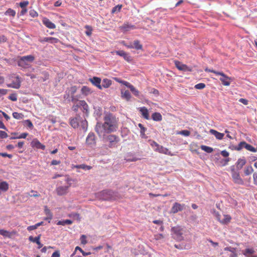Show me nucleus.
I'll use <instances>...</instances> for the list:
<instances>
[{"label": "nucleus", "instance_id": "1", "mask_svg": "<svg viewBox=\"0 0 257 257\" xmlns=\"http://www.w3.org/2000/svg\"><path fill=\"white\" fill-rule=\"evenodd\" d=\"M118 128V119L111 113L105 115L104 117V123H97L95 126V131L99 136L103 133H111L115 132Z\"/></svg>", "mask_w": 257, "mask_h": 257}, {"label": "nucleus", "instance_id": "2", "mask_svg": "<svg viewBox=\"0 0 257 257\" xmlns=\"http://www.w3.org/2000/svg\"><path fill=\"white\" fill-rule=\"evenodd\" d=\"M173 237L177 241H181L184 239L183 229L180 226H175L172 228Z\"/></svg>", "mask_w": 257, "mask_h": 257}, {"label": "nucleus", "instance_id": "3", "mask_svg": "<svg viewBox=\"0 0 257 257\" xmlns=\"http://www.w3.org/2000/svg\"><path fill=\"white\" fill-rule=\"evenodd\" d=\"M106 141L108 142V147L109 148H116L120 141V139L118 136L115 135H109L106 137Z\"/></svg>", "mask_w": 257, "mask_h": 257}, {"label": "nucleus", "instance_id": "4", "mask_svg": "<svg viewBox=\"0 0 257 257\" xmlns=\"http://www.w3.org/2000/svg\"><path fill=\"white\" fill-rule=\"evenodd\" d=\"M101 194L104 200H116L118 198L117 193L111 190H104Z\"/></svg>", "mask_w": 257, "mask_h": 257}, {"label": "nucleus", "instance_id": "5", "mask_svg": "<svg viewBox=\"0 0 257 257\" xmlns=\"http://www.w3.org/2000/svg\"><path fill=\"white\" fill-rule=\"evenodd\" d=\"M243 148H245L247 150L252 152H255L256 151V149L255 148L244 141L241 142L235 148V150L240 151Z\"/></svg>", "mask_w": 257, "mask_h": 257}, {"label": "nucleus", "instance_id": "6", "mask_svg": "<svg viewBox=\"0 0 257 257\" xmlns=\"http://www.w3.org/2000/svg\"><path fill=\"white\" fill-rule=\"evenodd\" d=\"M15 81H13L11 83L8 84L7 85L8 87L13 88L15 89H19L21 85V78L19 76L15 77Z\"/></svg>", "mask_w": 257, "mask_h": 257}, {"label": "nucleus", "instance_id": "7", "mask_svg": "<svg viewBox=\"0 0 257 257\" xmlns=\"http://www.w3.org/2000/svg\"><path fill=\"white\" fill-rule=\"evenodd\" d=\"M218 75L221 76L220 80L221 81L222 84L224 86H229L230 84V80L231 78L226 75L223 72H220Z\"/></svg>", "mask_w": 257, "mask_h": 257}, {"label": "nucleus", "instance_id": "8", "mask_svg": "<svg viewBox=\"0 0 257 257\" xmlns=\"http://www.w3.org/2000/svg\"><path fill=\"white\" fill-rule=\"evenodd\" d=\"M232 177L235 183L243 184V181L240 178L239 173L235 171L234 169L232 170Z\"/></svg>", "mask_w": 257, "mask_h": 257}, {"label": "nucleus", "instance_id": "9", "mask_svg": "<svg viewBox=\"0 0 257 257\" xmlns=\"http://www.w3.org/2000/svg\"><path fill=\"white\" fill-rule=\"evenodd\" d=\"M86 143L90 146H92L95 145V136L94 133H90L87 136L86 139Z\"/></svg>", "mask_w": 257, "mask_h": 257}, {"label": "nucleus", "instance_id": "10", "mask_svg": "<svg viewBox=\"0 0 257 257\" xmlns=\"http://www.w3.org/2000/svg\"><path fill=\"white\" fill-rule=\"evenodd\" d=\"M34 60V57L32 55H28L22 57L19 61V65L23 66L26 64V62H33Z\"/></svg>", "mask_w": 257, "mask_h": 257}, {"label": "nucleus", "instance_id": "11", "mask_svg": "<svg viewBox=\"0 0 257 257\" xmlns=\"http://www.w3.org/2000/svg\"><path fill=\"white\" fill-rule=\"evenodd\" d=\"M77 90V88L76 86H73L71 87L68 89V93L67 97H66L65 96H64V98H68L69 97V94L71 95V101L73 102H75L77 101V99H76L74 96V94L76 93V91Z\"/></svg>", "mask_w": 257, "mask_h": 257}, {"label": "nucleus", "instance_id": "12", "mask_svg": "<svg viewBox=\"0 0 257 257\" xmlns=\"http://www.w3.org/2000/svg\"><path fill=\"white\" fill-rule=\"evenodd\" d=\"M31 145L33 148H36L37 149H42L43 150H44L45 149V145L41 144L40 142V141L37 139H33L31 142Z\"/></svg>", "mask_w": 257, "mask_h": 257}, {"label": "nucleus", "instance_id": "13", "mask_svg": "<svg viewBox=\"0 0 257 257\" xmlns=\"http://www.w3.org/2000/svg\"><path fill=\"white\" fill-rule=\"evenodd\" d=\"M89 81L91 82L93 85L97 87L99 89H102V86L100 84L101 79L99 77H93L92 78L89 79Z\"/></svg>", "mask_w": 257, "mask_h": 257}, {"label": "nucleus", "instance_id": "14", "mask_svg": "<svg viewBox=\"0 0 257 257\" xmlns=\"http://www.w3.org/2000/svg\"><path fill=\"white\" fill-rule=\"evenodd\" d=\"M184 206V204H181L179 203L175 202L171 208V212L173 213H176L178 211H182L183 209Z\"/></svg>", "mask_w": 257, "mask_h": 257}, {"label": "nucleus", "instance_id": "15", "mask_svg": "<svg viewBox=\"0 0 257 257\" xmlns=\"http://www.w3.org/2000/svg\"><path fill=\"white\" fill-rule=\"evenodd\" d=\"M175 65L179 70L184 71H191V69L189 67H188L186 65L182 64L179 61H175Z\"/></svg>", "mask_w": 257, "mask_h": 257}, {"label": "nucleus", "instance_id": "16", "mask_svg": "<svg viewBox=\"0 0 257 257\" xmlns=\"http://www.w3.org/2000/svg\"><path fill=\"white\" fill-rule=\"evenodd\" d=\"M41 43L49 42L51 44H55L59 42V40L54 37H45L39 39Z\"/></svg>", "mask_w": 257, "mask_h": 257}, {"label": "nucleus", "instance_id": "17", "mask_svg": "<svg viewBox=\"0 0 257 257\" xmlns=\"http://www.w3.org/2000/svg\"><path fill=\"white\" fill-rule=\"evenodd\" d=\"M69 186H59L56 189L57 194L59 196L65 195L68 192Z\"/></svg>", "mask_w": 257, "mask_h": 257}, {"label": "nucleus", "instance_id": "18", "mask_svg": "<svg viewBox=\"0 0 257 257\" xmlns=\"http://www.w3.org/2000/svg\"><path fill=\"white\" fill-rule=\"evenodd\" d=\"M42 23L48 28L54 29L56 28V25L47 18H43Z\"/></svg>", "mask_w": 257, "mask_h": 257}, {"label": "nucleus", "instance_id": "19", "mask_svg": "<svg viewBox=\"0 0 257 257\" xmlns=\"http://www.w3.org/2000/svg\"><path fill=\"white\" fill-rule=\"evenodd\" d=\"M81 119L80 116L71 118L70 121V125L73 128H77L79 125V123H80Z\"/></svg>", "mask_w": 257, "mask_h": 257}, {"label": "nucleus", "instance_id": "20", "mask_svg": "<svg viewBox=\"0 0 257 257\" xmlns=\"http://www.w3.org/2000/svg\"><path fill=\"white\" fill-rule=\"evenodd\" d=\"M40 234L35 237H33L32 236H30L29 237V240L31 242L37 243L38 245V248H40L43 246V244H42L40 241Z\"/></svg>", "mask_w": 257, "mask_h": 257}, {"label": "nucleus", "instance_id": "21", "mask_svg": "<svg viewBox=\"0 0 257 257\" xmlns=\"http://www.w3.org/2000/svg\"><path fill=\"white\" fill-rule=\"evenodd\" d=\"M155 150L156 151H158L160 153L164 154L169 156H172V154H171V152L169 151V150L167 148H166L160 145L159 147L158 148H156Z\"/></svg>", "mask_w": 257, "mask_h": 257}, {"label": "nucleus", "instance_id": "22", "mask_svg": "<svg viewBox=\"0 0 257 257\" xmlns=\"http://www.w3.org/2000/svg\"><path fill=\"white\" fill-rule=\"evenodd\" d=\"M16 234V231H15L9 232V231L5 229H0V234L5 237L11 238L13 235Z\"/></svg>", "mask_w": 257, "mask_h": 257}, {"label": "nucleus", "instance_id": "23", "mask_svg": "<svg viewBox=\"0 0 257 257\" xmlns=\"http://www.w3.org/2000/svg\"><path fill=\"white\" fill-rule=\"evenodd\" d=\"M140 112L141 113L142 116L146 119H149V114L148 112V110L146 107H141L139 108Z\"/></svg>", "mask_w": 257, "mask_h": 257}, {"label": "nucleus", "instance_id": "24", "mask_svg": "<svg viewBox=\"0 0 257 257\" xmlns=\"http://www.w3.org/2000/svg\"><path fill=\"white\" fill-rule=\"evenodd\" d=\"M121 97L126 101H130L131 98V95L128 90H121Z\"/></svg>", "mask_w": 257, "mask_h": 257}, {"label": "nucleus", "instance_id": "25", "mask_svg": "<svg viewBox=\"0 0 257 257\" xmlns=\"http://www.w3.org/2000/svg\"><path fill=\"white\" fill-rule=\"evenodd\" d=\"M210 134L214 135L215 138L218 140H222L224 136V134L220 133L216 130L211 129L209 131Z\"/></svg>", "mask_w": 257, "mask_h": 257}, {"label": "nucleus", "instance_id": "26", "mask_svg": "<svg viewBox=\"0 0 257 257\" xmlns=\"http://www.w3.org/2000/svg\"><path fill=\"white\" fill-rule=\"evenodd\" d=\"M115 53L119 56L123 57V58L127 61H130V56L124 51H116Z\"/></svg>", "mask_w": 257, "mask_h": 257}, {"label": "nucleus", "instance_id": "27", "mask_svg": "<svg viewBox=\"0 0 257 257\" xmlns=\"http://www.w3.org/2000/svg\"><path fill=\"white\" fill-rule=\"evenodd\" d=\"M246 161L244 158H239L238 159L236 165L238 169H241L243 166L246 164Z\"/></svg>", "mask_w": 257, "mask_h": 257}, {"label": "nucleus", "instance_id": "28", "mask_svg": "<svg viewBox=\"0 0 257 257\" xmlns=\"http://www.w3.org/2000/svg\"><path fill=\"white\" fill-rule=\"evenodd\" d=\"M120 29L122 31H127L130 30L135 29V26L134 25H130L128 23H126L124 24L122 26H120Z\"/></svg>", "mask_w": 257, "mask_h": 257}, {"label": "nucleus", "instance_id": "29", "mask_svg": "<svg viewBox=\"0 0 257 257\" xmlns=\"http://www.w3.org/2000/svg\"><path fill=\"white\" fill-rule=\"evenodd\" d=\"M224 250L231 252L232 254H230L229 257H237V254L236 253V248L232 247H226Z\"/></svg>", "mask_w": 257, "mask_h": 257}, {"label": "nucleus", "instance_id": "30", "mask_svg": "<svg viewBox=\"0 0 257 257\" xmlns=\"http://www.w3.org/2000/svg\"><path fill=\"white\" fill-rule=\"evenodd\" d=\"M9 185L8 183L6 181H3L0 182V190L3 192H6L8 190Z\"/></svg>", "mask_w": 257, "mask_h": 257}, {"label": "nucleus", "instance_id": "31", "mask_svg": "<svg viewBox=\"0 0 257 257\" xmlns=\"http://www.w3.org/2000/svg\"><path fill=\"white\" fill-rule=\"evenodd\" d=\"M44 212L45 214L47 215V217L45 219L51 220L53 217V214L51 212L50 210L46 206H45Z\"/></svg>", "mask_w": 257, "mask_h": 257}, {"label": "nucleus", "instance_id": "32", "mask_svg": "<svg viewBox=\"0 0 257 257\" xmlns=\"http://www.w3.org/2000/svg\"><path fill=\"white\" fill-rule=\"evenodd\" d=\"M111 84L112 81L111 80L108 79L107 78H105L103 79L102 85H101L102 86V88L103 87L105 88H108L111 85Z\"/></svg>", "mask_w": 257, "mask_h": 257}, {"label": "nucleus", "instance_id": "33", "mask_svg": "<svg viewBox=\"0 0 257 257\" xmlns=\"http://www.w3.org/2000/svg\"><path fill=\"white\" fill-rule=\"evenodd\" d=\"M152 118L154 121H159L162 120V116L159 112H154L152 115Z\"/></svg>", "mask_w": 257, "mask_h": 257}, {"label": "nucleus", "instance_id": "34", "mask_svg": "<svg viewBox=\"0 0 257 257\" xmlns=\"http://www.w3.org/2000/svg\"><path fill=\"white\" fill-rule=\"evenodd\" d=\"M253 172V169L251 166H247L245 167L244 173L246 176H248L252 173Z\"/></svg>", "mask_w": 257, "mask_h": 257}, {"label": "nucleus", "instance_id": "35", "mask_svg": "<svg viewBox=\"0 0 257 257\" xmlns=\"http://www.w3.org/2000/svg\"><path fill=\"white\" fill-rule=\"evenodd\" d=\"M254 252L253 248H246L243 252V254L246 257H250V255L252 254Z\"/></svg>", "mask_w": 257, "mask_h": 257}, {"label": "nucleus", "instance_id": "36", "mask_svg": "<svg viewBox=\"0 0 257 257\" xmlns=\"http://www.w3.org/2000/svg\"><path fill=\"white\" fill-rule=\"evenodd\" d=\"M231 217L229 215H224V218L220 220V222L222 224H227L231 220Z\"/></svg>", "mask_w": 257, "mask_h": 257}, {"label": "nucleus", "instance_id": "37", "mask_svg": "<svg viewBox=\"0 0 257 257\" xmlns=\"http://www.w3.org/2000/svg\"><path fill=\"white\" fill-rule=\"evenodd\" d=\"M73 223V221L69 219L63 220L58 221L57 223V225H61L64 226L66 224H71Z\"/></svg>", "mask_w": 257, "mask_h": 257}, {"label": "nucleus", "instance_id": "38", "mask_svg": "<svg viewBox=\"0 0 257 257\" xmlns=\"http://www.w3.org/2000/svg\"><path fill=\"white\" fill-rule=\"evenodd\" d=\"M200 148L202 150L208 153H211L213 151L212 148L205 145L201 146Z\"/></svg>", "mask_w": 257, "mask_h": 257}, {"label": "nucleus", "instance_id": "39", "mask_svg": "<svg viewBox=\"0 0 257 257\" xmlns=\"http://www.w3.org/2000/svg\"><path fill=\"white\" fill-rule=\"evenodd\" d=\"M74 168L77 169H82L83 170H90L92 168L90 166H88L85 164L78 165L74 166Z\"/></svg>", "mask_w": 257, "mask_h": 257}, {"label": "nucleus", "instance_id": "40", "mask_svg": "<svg viewBox=\"0 0 257 257\" xmlns=\"http://www.w3.org/2000/svg\"><path fill=\"white\" fill-rule=\"evenodd\" d=\"M134 48L136 50H141L143 48V46L140 44V41L137 40L134 42Z\"/></svg>", "mask_w": 257, "mask_h": 257}, {"label": "nucleus", "instance_id": "41", "mask_svg": "<svg viewBox=\"0 0 257 257\" xmlns=\"http://www.w3.org/2000/svg\"><path fill=\"white\" fill-rule=\"evenodd\" d=\"M84 28L87 30L85 31V34L87 36H90L92 34V32L93 30L92 27L89 25H86L85 26Z\"/></svg>", "mask_w": 257, "mask_h": 257}, {"label": "nucleus", "instance_id": "42", "mask_svg": "<svg viewBox=\"0 0 257 257\" xmlns=\"http://www.w3.org/2000/svg\"><path fill=\"white\" fill-rule=\"evenodd\" d=\"M132 91V92L136 96H139V91L138 89H137L132 84L129 87V88Z\"/></svg>", "mask_w": 257, "mask_h": 257}, {"label": "nucleus", "instance_id": "43", "mask_svg": "<svg viewBox=\"0 0 257 257\" xmlns=\"http://www.w3.org/2000/svg\"><path fill=\"white\" fill-rule=\"evenodd\" d=\"M13 117L17 119H21L23 118L24 115L23 113L14 112L13 113Z\"/></svg>", "mask_w": 257, "mask_h": 257}, {"label": "nucleus", "instance_id": "44", "mask_svg": "<svg viewBox=\"0 0 257 257\" xmlns=\"http://www.w3.org/2000/svg\"><path fill=\"white\" fill-rule=\"evenodd\" d=\"M78 105L80 106H82L84 109L87 110L88 109V105L86 102L84 100H80L78 102Z\"/></svg>", "mask_w": 257, "mask_h": 257}, {"label": "nucleus", "instance_id": "45", "mask_svg": "<svg viewBox=\"0 0 257 257\" xmlns=\"http://www.w3.org/2000/svg\"><path fill=\"white\" fill-rule=\"evenodd\" d=\"M122 5H118L116 6L113 7L111 10V13L114 14L115 13L119 12L121 9Z\"/></svg>", "mask_w": 257, "mask_h": 257}, {"label": "nucleus", "instance_id": "46", "mask_svg": "<svg viewBox=\"0 0 257 257\" xmlns=\"http://www.w3.org/2000/svg\"><path fill=\"white\" fill-rule=\"evenodd\" d=\"M81 126L84 131H86L87 126V122L85 119H81L80 121Z\"/></svg>", "mask_w": 257, "mask_h": 257}, {"label": "nucleus", "instance_id": "47", "mask_svg": "<svg viewBox=\"0 0 257 257\" xmlns=\"http://www.w3.org/2000/svg\"><path fill=\"white\" fill-rule=\"evenodd\" d=\"M5 15L11 16L14 17L16 15V12L14 10L10 8L8 9L7 11L6 12Z\"/></svg>", "mask_w": 257, "mask_h": 257}, {"label": "nucleus", "instance_id": "48", "mask_svg": "<svg viewBox=\"0 0 257 257\" xmlns=\"http://www.w3.org/2000/svg\"><path fill=\"white\" fill-rule=\"evenodd\" d=\"M28 135V133H25L21 134L20 136L16 137H11V139H25Z\"/></svg>", "mask_w": 257, "mask_h": 257}, {"label": "nucleus", "instance_id": "49", "mask_svg": "<svg viewBox=\"0 0 257 257\" xmlns=\"http://www.w3.org/2000/svg\"><path fill=\"white\" fill-rule=\"evenodd\" d=\"M177 134L187 137L190 135V131L185 130H183V131H180Z\"/></svg>", "mask_w": 257, "mask_h": 257}, {"label": "nucleus", "instance_id": "50", "mask_svg": "<svg viewBox=\"0 0 257 257\" xmlns=\"http://www.w3.org/2000/svg\"><path fill=\"white\" fill-rule=\"evenodd\" d=\"M205 87V84L203 83H200L195 85V88L197 89H202Z\"/></svg>", "mask_w": 257, "mask_h": 257}, {"label": "nucleus", "instance_id": "51", "mask_svg": "<svg viewBox=\"0 0 257 257\" xmlns=\"http://www.w3.org/2000/svg\"><path fill=\"white\" fill-rule=\"evenodd\" d=\"M139 126L141 128V135L143 137L145 135L146 128L141 123L139 124Z\"/></svg>", "mask_w": 257, "mask_h": 257}, {"label": "nucleus", "instance_id": "52", "mask_svg": "<svg viewBox=\"0 0 257 257\" xmlns=\"http://www.w3.org/2000/svg\"><path fill=\"white\" fill-rule=\"evenodd\" d=\"M230 161V158H227L226 159H222L221 161H220V163L222 165V166H224L226 165H227L228 163Z\"/></svg>", "mask_w": 257, "mask_h": 257}, {"label": "nucleus", "instance_id": "53", "mask_svg": "<svg viewBox=\"0 0 257 257\" xmlns=\"http://www.w3.org/2000/svg\"><path fill=\"white\" fill-rule=\"evenodd\" d=\"M9 99L13 101H16L17 100V95L16 93L11 94L9 96Z\"/></svg>", "mask_w": 257, "mask_h": 257}, {"label": "nucleus", "instance_id": "54", "mask_svg": "<svg viewBox=\"0 0 257 257\" xmlns=\"http://www.w3.org/2000/svg\"><path fill=\"white\" fill-rule=\"evenodd\" d=\"M29 2L26 1H24V2H21L19 4V5L22 9H24V8H26V7L29 5Z\"/></svg>", "mask_w": 257, "mask_h": 257}, {"label": "nucleus", "instance_id": "55", "mask_svg": "<svg viewBox=\"0 0 257 257\" xmlns=\"http://www.w3.org/2000/svg\"><path fill=\"white\" fill-rule=\"evenodd\" d=\"M24 123L29 128H32L33 127V124L32 122L29 119L25 120Z\"/></svg>", "mask_w": 257, "mask_h": 257}, {"label": "nucleus", "instance_id": "56", "mask_svg": "<svg viewBox=\"0 0 257 257\" xmlns=\"http://www.w3.org/2000/svg\"><path fill=\"white\" fill-rule=\"evenodd\" d=\"M8 137L7 133L4 131H0V139H5Z\"/></svg>", "mask_w": 257, "mask_h": 257}, {"label": "nucleus", "instance_id": "57", "mask_svg": "<svg viewBox=\"0 0 257 257\" xmlns=\"http://www.w3.org/2000/svg\"><path fill=\"white\" fill-rule=\"evenodd\" d=\"M80 241L82 244H85L87 243L86 237L85 235H82L80 237Z\"/></svg>", "mask_w": 257, "mask_h": 257}, {"label": "nucleus", "instance_id": "58", "mask_svg": "<svg viewBox=\"0 0 257 257\" xmlns=\"http://www.w3.org/2000/svg\"><path fill=\"white\" fill-rule=\"evenodd\" d=\"M253 181L254 184L257 185V171L253 174Z\"/></svg>", "mask_w": 257, "mask_h": 257}, {"label": "nucleus", "instance_id": "59", "mask_svg": "<svg viewBox=\"0 0 257 257\" xmlns=\"http://www.w3.org/2000/svg\"><path fill=\"white\" fill-rule=\"evenodd\" d=\"M221 155L224 157H225V158H229L228 156H229V153L226 151V150H223V151H222L221 152Z\"/></svg>", "mask_w": 257, "mask_h": 257}, {"label": "nucleus", "instance_id": "60", "mask_svg": "<svg viewBox=\"0 0 257 257\" xmlns=\"http://www.w3.org/2000/svg\"><path fill=\"white\" fill-rule=\"evenodd\" d=\"M7 37L4 35H0V43H5L7 41Z\"/></svg>", "mask_w": 257, "mask_h": 257}, {"label": "nucleus", "instance_id": "61", "mask_svg": "<svg viewBox=\"0 0 257 257\" xmlns=\"http://www.w3.org/2000/svg\"><path fill=\"white\" fill-rule=\"evenodd\" d=\"M205 71L206 72H210L213 73H214L215 74H216L217 75H218L219 73H220V72H219V71H215V70H213V69H208V68H206L205 69Z\"/></svg>", "mask_w": 257, "mask_h": 257}, {"label": "nucleus", "instance_id": "62", "mask_svg": "<svg viewBox=\"0 0 257 257\" xmlns=\"http://www.w3.org/2000/svg\"><path fill=\"white\" fill-rule=\"evenodd\" d=\"M0 156H2L3 157H8L9 158H12L13 156L11 154H8L6 153H0Z\"/></svg>", "mask_w": 257, "mask_h": 257}, {"label": "nucleus", "instance_id": "63", "mask_svg": "<svg viewBox=\"0 0 257 257\" xmlns=\"http://www.w3.org/2000/svg\"><path fill=\"white\" fill-rule=\"evenodd\" d=\"M8 92V90L0 88V96L6 95Z\"/></svg>", "mask_w": 257, "mask_h": 257}, {"label": "nucleus", "instance_id": "64", "mask_svg": "<svg viewBox=\"0 0 257 257\" xmlns=\"http://www.w3.org/2000/svg\"><path fill=\"white\" fill-rule=\"evenodd\" d=\"M60 252L59 250H57V251H55V252H54L52 254V256L51 257H60Z\"/></svg>", "mask_w": 257, "mask_h": 257}]
</instances>
